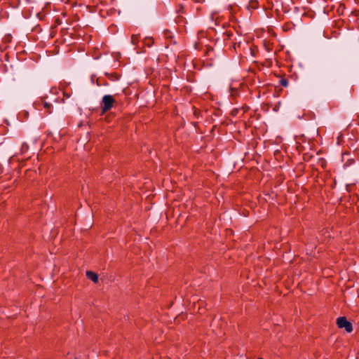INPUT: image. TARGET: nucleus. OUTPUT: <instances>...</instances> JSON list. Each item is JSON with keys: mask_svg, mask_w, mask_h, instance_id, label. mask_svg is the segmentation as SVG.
<instances>
[{"mask_svg": "<svg viewBox=\"0 0 359 359\" xmlns=\"http://www.w3.org/2000/svg\"><path fill=\"white\" fill-rule=\"evenodd\" d=\"M43 105H44V107L47 108V109H48L50 107V104H49L47 102H44Z\"/></svg>", "mask_w": 359, "mask_h": 359, "instance_id": "0eeeda50", "label": "nucleus"}, {"mask_svg": "<svg viewBox=\"0 0 359 359\" xmlns=\"http://www.w3.org/2000/svg\"><path fill=\"white\" fill-rule=\"evenodd\" d=\"M337 325L339 328L344 329L347 332H351L353 331L352 324L347 320L346 317H339L337 319Z\"/></svg>", "mask_w": 359, "mask_h": 359, "instance_id": "f257e3e1", "label": "nucleus"}, {"mask_svg": "<svg viewBox=\"0 0 359 359\" xmlns=\"http://www.w3.org/2000/svg\"><path fill=\"white\" fill-rule=\"evenodd\" d=\"M280 83L281 86H284V87H287L289 84L288 81L287 79H283L280 81Z\"/></svg>", "mask_w": 359, "mask_h": 359, "instance_id": "39448f33", "label": "nucleus"}, {"mask_svg": "<svg viewBox=\"0 0 359 359\" xmlns=\"http://www.w3.org/2000/svg\"><path fill=\"white\" fill-rule=\"evenodd\" d=\"M28 149V145L27 144H23L22 146V151H25Z\"/></svg>", "mask_w": 359, "mask_h": 359, "instance_id": "423d86ee", "label": "nucleus"}, {"mask_svg": "<svg viewBox=\"0 0 359 359\" xmlns=\"http://www.w3.org/2000/svg\"><path fill=\"white\" fill-rule=\"evenodd\" d=\"M140 35L139 34H133L131 36V43L133 45H135L139 41Z\"/></svg>", "mask_w": 359, "mask_h": 359, "instance_id": "20e7f679", "label": "nucleus"}, {"mask_svg": "<svg viewBox=\"0 0 359 359\" xmlns=\"http://www.w3.org/2000/svg\"><path fill=\"white\" fill-rule=\"evenodd\" d=\"M115 102V100L110 95H106L102 97V104L103 107L102 108V113H105L106 111L110 110L114 103Z\"/></svg>", "mask_w": 359, "mask_h": 359, "instance_id": "f03ea898", "label": "nucleus"}, {"mask_svg": "<svg viewBox=\"0 0 359 359\" xmlns=\"http://www.w3.org/2000/svg\"><path fill=\"white\" fill-rule=\"evenodd\" d=\"M86 276L88 279H90V280H92L93 283H97L98 281V276L97 273L93 272V271H86Z\"/></svg>", "mask_w": 359, "mask_h": 359, "instance_id": "7ed1b4c3", "label": "nucleus"}]
</instances>
